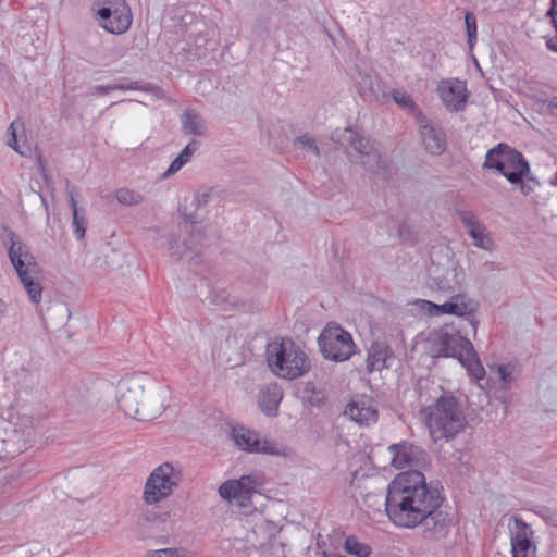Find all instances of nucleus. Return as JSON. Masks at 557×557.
<instances>
[{
	"instance_id": "nucleus-2",
	"label": "nucleus",
	"mask_w": 557,
	"mask_h": 557,
	"mask_svg": "<svg viewBox=\"0 0 557 557\" xmlns=\"http://www.w3.org/2000/svg\"><path fill=\"white\" fill-rule=\"evenodd\" d=\"M165 391L154 385L146 373L121 379L116 385V400L121 410L137 421H150L164 409L161 400Z\"/></svg>"
},
{
	"instance_id": "nucleus-28",
	"label": "nucleus",
	"mask_w": 557,
	"mask_h": 557,
	"mask_svg": "<svg viewBox=\"0 0 557 557\" xmlns=\"http://www.w3.org/2000/svg\"><path fill=\"white\" fill-rule=\"evenodd\" d=\"M281 530L277 528L276 532L270 533V539L267 540V544L261 548V553L268 554L275 557H285V544L280 539Z\"/></svg>"
},
{
	"instance_id": "nucleus-34",
	"label": "nucleus",
	"mask_w": 557,
	"mask_h": 557,
	"mask_svg": "<svg viewBox=\"0 0 557 557\" xmlns=\"http://www.w3.org/2000/svg\"><path fill=\"white\" fill-rule=\"evenodd\" d=\"M115 198L119 203L124 206L139 205L144 201V197L128 188H120L115 191Z\"/></svg>"
},
{
	"instance_id": "nucleus-7",
	"label": "nucleus",
	"mask_w": 557,
	"mask_h": 557,
	"mask_svg": "<svg viewBox=\"0 0 557 557\" xmlns=\"http://www.w3.org/2000/svg\"><path fill=\"white\" fill-rule=\"evenodd\" d=\"M483 169L503 175L510 184H518L530 174V164L523 154L505 143L487 150Z\"/></svg>"
},
{
	"instance_id": "nucleus-56",
	"label": "nucleus",
	"mask_w": 557,
	"mask_h": 557,
	"mask_svg": "<svg viewBox=\"0 0 557 557\" xmlns=\"http://www.w3.org/2000/svg\"><path fill=\"white\" fill-rule=\"evenodd\" d=\"M335 557H346V556L337 555V556H335Z\"/></svg>"
},
{
	"instance_id": "nucleus-8",
	"label": "nucleus",
	"mask_w": 557,
	"mask_h": 557,
	"mask_svg": "<svg viewBox=\"0 0 557 557\" xmlns=\"http://www.w3.org/2000/svg\"><path fill=\"white\" fill-rule=\"evenodd\" d=\"M331 139L345 149L352 162L360 163L366 170L372 172H377L381 169V154L370 138L360 135L351 127L335 129Z\"/></svg>"
},
{
	"instance_id": "nucleus-29",
	"label": "nucleus",
	"mask_w": 557,
	"mask_h": 557,
	"mask_svg": "<svg viewBox=\"0 0 557 557\" xmlns=\"http://www.w3.org/2000/svg\"><path fill=\"white\" fill-rule=\"evenodd\" d=\"M344 549L355 557H370L372 553V549L368 544L360 543L354 535L346 537L344 542Z\"/></svg>"
},
{
	"instance_id": "nucleus-38",
	"label": "nucleus",
	"mask_w": 557,
	"mask_h": 557,
	"mask_svg": "<svg viewBox=\"0 0 557 557\" xmlns=\"http://www.w3.org/2000/svg\"><path fill=\"white\" fill-rule=\"evenodd\" d=\"M392 98L403 109H407L410 111H413L416 109V103L413 99L404 90L393 89Z\"/></svg>"
},
{
	"instance_id": "nucleus-26",
	"label": "nucleus",
	"mask_w": 557,
	"mask_h": 557,
	"mask_svg": "<svg viewBox=\"0 0 557 557\" xmlns=\"http://www.w3.org/2000/svg\"><path fill=\"white\" fill-rule=\"evenodd\" d=\"M199 143L191 140L185 148L178 153V156L171 162L168 170L162 174L163 178H168L171 175L178 172L187 162H189L193 154L198 150Z\"/></svg>"
},
{
	"instance_id": "nucleus-10",
	"label": "nucleus",
	"mask_w": 557,
	"mask_h": 557,
	"mask_svg": "<svg viewBox=\"0 0 557 557\" xmlns=\"http://www.w3.org/2000/svg\"><path fill=\"white\" fill-rule=\"evenodd\" d=\"M183 480L180 467L171 462H164L156 468L149 475L145 490L144 499L147 504H154L172 494L173 490Z\"/></svg>"
},
{
	"instance_id": "nucleus-23",
	"label": "nucleus",
	"mask_w": 557,
	"mask_h": 557,
	"mask_svg": "<svg viewBox=\"0 0 557 557\" xmlns=\"http://www.w3.org/2000/svg\"><path fill=\"white\" fill-rule=\"evenodd\" d=\"M66 194L69 196L70 207L73 212L72 227L76 239H83L86 233L87 220L86 210L78 208L75 199V187L72 186L69 181L66 182Z\"/></svg>"
},
{
	"instance_id": "nucleus-50",
	"label": "nucleus",
	"mask_w": 557,
	"mask_h": 557,
	"mask_svg": "<svg viewBox=\"0 0 557 557\" xmlns=\"http://www.w3.org/2000/svg\"><path fill=\"white\" fill-rule=\"evenodd\" d=\"M552 184L557 186V173L554 175V177L552 178Z\"/></svg>"
},
{
	"instance_id": "nucleus-35",
	"label": "nucleus",
	"mask_w": 557,
	"mask_h": 557,
	"mask_svg": "<svg viewBox=\"0 0 557 557\" xmlns=\"http://www.w3.org/2000/svg\"><path fill=\"white\" fill-rule=\"evenodd\" d=\"M178 212L181 213L184 223L178 224L177 231L184 233L185 235L189 233H197L198 230L194 228V225L199 223L197 215L194 213H187L185 209L182 210L181 208H178Z\"/></svg>"
},
{
	"instance_id": "nucleus-11",
	"label": "nucleus",
	"mask_w": 557,
	"mask_h": 557,
	"mask_svg": "<svg viewBox=\"0 0 557 557\" xmlns=\"http://www.w3.org/2000/svg\"><path fill=\"white\" fill-rule=\"evenodd\" d=\"M92 9L99 25L108 33L124 34L132 25L131 8L125 0H96Z\"/></svg>"
},
{
	"instance_id": "nucleus-41",
	"label": "nucleus",
	"mask_w": 557,
	"mask_h": 557,
	"mask_svg": "<svg viewBox=\"0 0 557 557\" xmlns=\"http://www.w3.org/2000/svg\"><path fill=\"white\" fill-rule=\"evenodd\" d=\"M517 185L520 186V191L527 196L540 185V182L530 173L528 176L522 177L521 182Z\"/></svg>"
},
{
	"instance_id": "nucleus-14",
	"label": "nucleus",
	"mask_w": 557,
	"mask_h": 557,
	"mask_svg": "<svg viewBox=\"0 0 557 557\" xmlns=\"http://www.w3.org/2000/svg\"><path fill=\"white\" fill-rule=\"evenodd\" d=\"M418 124L424 150L432 156H441L447 148L444 129L421 113L418 115Z\"/></svg>"
},
{
	"instance_id": "nucleus-17",
	"label": "nucleus",
	"mask_w": 557,
	"mask_h": 557,
	"mask_svg": "<svg viewBox=\"0 0 557 557\" xmlns=\"http://www.w3.org/2000/svg\"><path fill=\"white\" fill-rule=\"evenodd\" d=\"M200 238V230H198L197 233H189L187 235L177 231L176 233L170 234L168 239V250L171 257L181 260L188 253L198 251Z\"/></svg>"
},
{
	"instance_id": "nucleus-49",
	"label": "nucleus",
	"mask_w": 557,
	"mask_h": 557,
	"mask_svg": "<svg viewBox=\"0 0 557 557\" xmlns=\"http://www.w3.org/2000/svg\"><path fill=\"white\" fill-rule=\"evenodd\" d=\"M547 111L552 116L557 117V96H554L548 100Z\"/></svg>"
},
{
	"instance_id": "nucleus-21",
	"label": "nucleus",
	"mask_w": 557,
	"mask_h": 557,
	"mask_svg": "<svg viewBox=\"0 0 557 557\" xmlns=\"http://www.w3.org/2000/svg\"><path fill=\"white\" fill-rule=\"evenodd\" d=\"M283 399V389L277 383L268 384L260 393L259 406L268 417L277 416L280 403Z\"/></svg>"
},
{
	"instance_id": "nucleus-55",
	"label": "nucleus",
	"mask_w": 557,
	"mask_h": 557,
	"mask_svg": "<svg viewBox=\"0 0 557 557\" xmlns=\"http://www.w3.org/2000/svg\"><path fill=\"white\" fill-rule=\"evenodd\" d=\"M54 554H58V556H61L62 555V552H59L58 550H54Z\"/></svg>"
},
{
	"instance_id": "nucleus-22",
	"label": "nucleus",
	"mask_w": 557,
	"mask_h": 557,
	"mask_svg": "<svg viewBox=\"0 0 557 557\" xmlns=\"http://www.w3.org/2000/svg\"><path fill=\"white\" fill-rule=\"evenodd\" d=\"M345 414L360 425H369L377 420V410L364 400L350 401L345 409Z\"/></svg>"
},
{
	"instance_id": "nucleus-37",
	"label": "nucleus",
	"mask_w": 557,
	"mask_h": 557,
	"mask_svg": "<svg viewBox=\"0 0 557 557\" xmlns=\"http://www.w3.org/2000/svg\"><path fill=\"white\" fill-rule=\"evenodd\" d=\"M546 15L550 17L552 24L556 30V36L546 41V46L550 51L557 52V0H550V8Z\"/></svg>"
},
{
	"instance_id": "nucleus-3",
	"label": "nucleus",
	"mask_w": 557,
	"mask_h": 557,
	"mask_svg": "<svg viewBox=\"0 0 557 557\" xmlns=\"http://www.w3.org/2000/svg\"><path fill=\"white\" fill-rule=\"evenodd\" d=\"M421 414L434 442H448L467 425L460 399L450 392H444L434 404L421 409Z\"/></svg>"
},
{
	"instance_id": "nucleus-52",
	"label": "nucleus",
	"mask_w": 557,
	"mask_h": 557,
	"mask_svg": "<svg viewBox=\"0 0 557 557\" xmlns=\"http://www.w3.org/2000/svg\"><path fill=\"white\" fill-rule=\"evenodd\" d=\"M470 323H471V325L473 326V329L475 330V329H476V322H475V321H473V320H470Z\"/></svg>"
},
{
	"instance_id": "nucleus-16",
	"label": "nucleus",
	"mask_w": 557,
	"mask_h": 557,
	"mask_svg": "<svg viewBox=\"0 0 557 557\" xmlns=\"http://www.w3.org/2000/svg\"><path fill=\"white\" fill-rule=\"evenodd\" d=\"M392 454L391 465L396 469L411 468L424 460L426 453L414 444L401 442L388 447Z\"/></svg>"
},
{
	"instance_id": "nucleus-33",
	"label": "nucleus",
	"mask_w": 557,
	"mask_h": 557,
	"mask_svg": "<svg viewBox=\"0 0 557 557\" xmlns=\"http://www.w3.org/2000/svg\"><path fill=\"white\" fill-rule=\"evenodd\" d=\"M17 125L23 126V124L21 122L13 121L8 128V133L11 136V138L8 140V146L11 147L13 150H15L17 153H20L21 156H28L30 152L29 146H27L25 144L21 146L18 144L17 135H16V126Z\"/></svg>"
},
{
	"instance_id": "nucleus-48",
	"label": "nucleus",
	"mask_w": 557,
	"mask_h": 557,
	"mask_svg": "<svg viewBox=\"0 0 557 557\" xmlns=\"http://www.w3.org/2000/svg\"><path fill=\"white\" fill-rule=\"evenodd\" d=\"M517 534H527L528 524L519 517H513Z\"/></svg>"
},
{
	"instance_id": "nucleus-19",
	"label": "nucleus",
	"mask_w": 557,
	"mask_h": 557,
	"mask_svg": "<svg viewBox=\"0 0 557 557\" xmlns=\"http://www.w3.org/2000/svg\"><path fill=\"white\" fill-rule=\"evenodd\" d=\"M429 276L437 289L443 292H453L460 286L456 268L432 263L429 269Z\"/></svg>"
},
{
	"instance_id": "nucleus-30",
	"label": "nucleus",
	"mask_w": 557,
	"mask_h": 557,
	"mask_svg": "<svg viewBox=\"0 0 557 557\" xmlns=\"http://www.w3.org/2000/svg\"><path fill=\"white\" fill-rule=\"evenodd\" d=\"M468 234L473 240V245L484 250H491L493 240L486 233V227L481 223L478 227L471 228Z\"/></svg>"
},
{
	"instance_id": "nucleus-54",
	"label": "nucleus",
	"mask_w": 557,
	"mask_h": 557,
	"mask_svg": "<svg viewBox=\"0 0 557 557\" xmlns=\"http://www.w3.org/2000/svg\"><path fill=\"white\" fill-rule=\"evenodd\" d=\"M54 554H58V556H61L62 555V552H59L58 550H54Z\"/></svg>"
},
{
	"instance_id": "nucleus-27",
	"label": "nucleus",
	"mask_w": 557,
	"mask_h": 557,
	"mask_svg": "<svg viewBox=\"0 0 557 557\" xmlns=\"http://www.w3.org/2000/svg\"><path fill=\"white\" fill-rule=\"evenodd\" d=\"M113 90H122V91H126V90H143V91H149L150 90V86H141L139 84V82L137 81H133V82H129L127 84H110V85H96V86H91L89 89H88V94L89 95H107L109 94L110 91H113Z\"/></svg>"
},
{
	"instance_id": "nucleus-42",
	"label": "nucleus",
	"mask_w": 557,
	"mask_h": 557,
	"mask_svg": "<svg viewBox=\"0 0 557 557\" xmlns=\"http://www.w3.org/2000/svg\"><path fill=\"white\" fill-rule=\"evenodd\" d=\"M213 194V189L211 188H206V189H202L200 190L194 198V206L196 209H200L205 206H207L210 200H211V196Z\"/></svg>"
},
{
	"instance_id": "nucleus-51",
	"label": "nucleus",
	"mask_w": 557,
	"mask_h": 557,
	"mask_svg": "<svg viewBox=\"0 0 557 557\" xmlns=\"http://www.w3.org/2000/svg\"><path fill=\"white\" fill-rule=\"evenodd\" d=\"M277 3L280 4H284V3H287L289 0H275Z\"/></svg>"
},
{
	"instance_id": "nucleus-44",
	"label": "nucleus",
	"mask_w": 557,
	"mask_h": 557,
	"mask_svg": "<svg viewBox=\"0 0 557 557\" xmlns=\"http://www.w3.org/2000/svg\"><path fill=\"white\" fill-rule=\"evenodd\" d=\"M497 374L505 386L509 385L513 380L512 372L507 364H498Z\"/></svg>"
},
{
	"instance_id": "nucleus-9",
	"label": "nucleus",
	"mask_w": 557,
	"mask_h": 557,
	"mask_svg": "<svg viewBox=\"0 0 557 557\" xmlns=\"http://www.w3.org/2000/svg\"><path fill=\"white\" fill-rule=\"evenodd\" d=\"M322 356L334 362H343L355 354L356 345L350 333L335 323H329L318 338Z\"/></svg>"
},
{
	"instance_id": "nucleus-45",
	"label": "nucleus",
	"mask_w": 557,
	"mask_h": 557,
	"mask_svg": "<svg viewBox=\"0 0 557 557\" xmlns=\"http://www.w3.org/2000/svg\"><path fill=\"white\" fill-rule=\"evenodd\" d=\"M537 512L547 522L553 523L555 525L557 524V515L553 512L549 508L541 507Z\"/></svg>"
},
{
	"instance_id": "nucleus-40",
	"label": "nucleus",
	"mask_w": 557,
	"mask_h": 557,
	"mask_svg": "<svg viewBox=\"0 0 557 557\" xmlns=\"http://www.w3.org/2000/svg\"><path fill=\"white\" fill-rule=\"evenodd\" d=\"M456 215L458 216L460 222L465 225V227L468 230V232L471 228L478 227L481 224L480 221L478 220L476 215L472 211L457 209Z\"/></svg>"
},
{
	"instance_id": "nucleus-4",
	"label": "nucleus",
	"mask_w": 557,
	"mask_h": 557,
	"mask_svg": "<svg viewBox=\"0 0 557 557\" xmlns=\"http://www.w3.org/2000/svg\"><path fill=\"white\" fill-rule=\"evenodd\" d=\"M264 355L269 370L287 381L302 377L311 370L305 349L288 337H276L268 343Z\"/></svg>"
},
{
	"instance_id": "nucleus-31",
	"label": "nucleus",
	"mask_w": 557,
	"mask_h": 557,
	"mask_svg": "<svg viewBox=\"0 0 557 557\" xmlns=\"http://www.w3.org/2000/svg\"><path fill=\"white\" fill-rule=\"evenodd\" d=\"M532 547L531 540L527 534H516L511 536L512 557H528V553Z\"/></svg>"
},
{
	"instance_id": "nucleus-53",
	"label": "nucleus",
	"mask_w": 557,
	"mask_h": 557,
	"mask_svg": "<svg viewBox=\"0 0 557 557\" xmlns=\"http://www.w3.org/2000/svg\"><path fill=\"white\" fill-rule=\"evenodd\" d=\"M54 554H58V556H61L62 555V552H59L58 550H54Z\"/></svg>"
},
{
	"instance_id": "nucleus-32",
	"label": "nucleus",
	"mask_w": 557,
	"mask_h": 557,
	"mask_svg": "<svg viewBox=\"0 0 557 557\" xmlns=\"http://www.w3.org/2000/svg\"><path fill=\"white\" fill-rule=\"evenodd\" d=\"M20 429H15L17 441H22L24 445L30 443L35 438V429L30 417H22L17 424Z\"/></svg>"
},
{
	"instance_id": "nucleus-5",
	"label": "nucleus",
	"mask_w": 557,
	"mask_h": 557,
	"mask_svg": "<svg viewBox=\"0 0 557 557\" xmlns=\"http://www.w3.org/2000/svg\"><path fill=\"white\" fill-rule=\"evenodd\" d=\"M431 345L436 358L457 359L476 380L485 376V370L472 343L453 325H444L431 335Z\"/></svg>"
},
{
	"instance_id": "nucleus-13",
	"label": "nucleus",
	"mask_w": 557,
	"mask_h": 557,
	"mask_svg": "<svg viewBox=\"0 0 557 557\" xmlns=\"http://www.w3.org/2000/svg\"><path fill=\"white\" fill-rule=\"evenodd\" d=\"M232 440L234 444L243 451L252 454H265L271 456H287L288 448L269 440H261L260 434L255 430L244 426H234L232 429Z\"/></svg>"
},
{
	"instance_id": "nucleus-47",
	"label": "nucleus",
	"mask_w": 557,
	"mask_h": 557,
	"mask_svg": "<svg viewBox=\"0 0 557 557\" xmlns=\"http://www.w3.org/2000/svg\"><path fill=\"white\" fill-rule=\"evenodd\" d=\"M268 23H269V17H265V16L259 17L255 24L256 30L259 32L260 34L263 32L268 33L269 32V29L267 27Z\"/></svg>"
},
{
	"instance_id": "nucleus-43",
	"label": "nucleus",
	"mask_w": 557,
	"mask_h": 557,
	"mask_svg": "<svg viewBox=\"0 0 557 557\" xmlns=\"http://www.w3.org/2000/svg\"><path fill=\"white\" fill-rule=\"evenodd\" d=\"M150 557H189L183 549L164 548L156 550Z\"/></svg>"
},
{
	"instance_id": "nucleus-36",
	"label": "nucleus",
	"mask_w": 557,
	"mask_h": 557,
	"mask_svg": "<svg viewBox=\"0 0 557 557\" xmlns=\"http://www.w3.org/2000/svg\"><path fill=\"white\" fill-rule=\"evenodd\" d=\"M465 25H466L467 36H468V44H469V47L472 48L476 41L478 25H476L475 15L470 11H468L465 14Z\"/></svg>"
},
{
	"instance_id": "nucleus-12",
	"label": "nucleus",
	"mask_w": 557,
	"mask_h": 557,
	"mask_svg": "<svg viewBox=\"0 0 557 557\" xmlns=\"http://www.w3.org/2000/svg\"><path fill=\"white\" fill-rule=\"evenodd\" d=\"M263 475L252 472L238 480H228L219 487V495L226 500H235L240 507H247L253 494H260L263 488Z\"/></svg>"
},
{
	"instance_id": "nucleus-39",
	"label": "nucleus",
	"mask_w": 557,
	"mask_h": 557,
	"mask_svg": "<svg viewBox=\"0 0 557 557\" xmlns=\"http://www.w3.org/2000/svg\"><path fill=\"white\" fill-rule=\"evenodd\" d=\"M294 144L298 148H301L306 151L312 152L317 157L320 156V149H319L315 140L308 135H302V136L297 137L295 139Z\"/></svg>"
},
{
	"instance_id": "nucleus-15",
	"label": "nucleus",
	"mask_w": 557,
	"mask_h": 557,
	"mask_svg": "<svg viewBox=\"0 0 557 557\" xmlns=\"http://www.w3.org/2000/svg\"><path fill=\"white\" fill-rule=\"evenodd\" d=\"M445 108L450 112H459L466 108L468 92L466 83L455 79H444L437 87Z\"/></svg>"
},
{
	"instance_id": "nucleus-18",
	"label": "nucleus",
	"mask_w": 557,
	"mask_h": 557,
	"mask_svg": "<svg viewBox=\"0 0 557 557\" xmlns=\"http://www.w3.org/2000/svg\"><path fill=\"white\" fill-rule=\"evenodd\" d=\"M434 314H453L458 317H469L475 310L474 302L465 294H456L442 305L428 302Z\"/></svg>"
},
{
	"instance_id": "nucleus-25",
	"label": "nucleus",
	"mask_w": 557,
	"mask_h": 557,
	"mask_svg": "<svg viewBox=\"0 0 557 557\" xmlns=\"http://www.w3.org/2000/svg\"><path fill=\"white\" fill-rule=\"evenodd\" d=\"M182 132L185 135L202 136L206 132V122L194 109H186L180 116Z\"/></svg>"
},
{
	"instance_id": "nucleus-24",
	"label": "nucleus",
	"mask_w": 557,
	"mask_h": 557,
	"mask_svg": "<svg viewBox=\"0 0 557 557\" xmlns=\"http://www.w3.org/2000/svg\"><path fill=\"white\" fill-rule=\"evenodd\" d=\"M277 525L270 521H261L260 523H256L255 527L247 533L246 541L247 543L258 549L261 550L267 544V540L270 539L271 532H276Z\"/></svg>"
},
{
	"instance_id": "nucleus-20",
	"label": "nucleus",
	"mask_w": 557,
	"mask_h": 557,
	"mask_svg": "<svg viewBox=\"0 0 557 557\" xmlns=\"http://www.w3.org/2000/svg\"><path fill=\"white\" fill-rule=\"evenodd\" d=\"M393 357L389 345L385 342L375 341L368 350L367 370L368 372L382 371L388 368V360Z\"/></svg>"
},
{
	"instance_id": "nucleus-6",
	"label": "nucleus",
	"mask_w": 557,
	"mask_h": 557,
	"mask_svg": "<svg viewBox=\"0 0 557 557\" xmlns=\"http://www.w3.org/2000/svg\"><path fill=\"white\" fill-rule=\"evenodd\" d=\"M9 258L13 264L21 283L27 292L29 299L37 304L41 299L42 287L34 278L39 273V265L30 253L29 247L24 244L13 232L9 233Z\"/></svg>"
},
{
	"instance_id": "nucleus-1",
	"label": "nucleus",
	"mask_w": 557,
	"mask_h": 557,
	"mask_svg": "<svg viewBox=\"0 0 557 557\" xmlns=\"http://www.w3.org/2000/svg\"><path fill=\"white\" fill-rule=\"evenodd\" d=\"M444 497L437 486L429 485L419 470L401 472L388 484L385 511L400 528L421 524L424 531L440 532L450 523L447 512L440 509Z\"/></svg>"
},
{
	"instance_id": "nucleus-46",
	"label": "nucleus",
	"mask_w": 557,
	"mask_h": 557,
	"mask_svg": "<svg viewBox=\"0 0 557 557\" xmlns=\"http://www.w3.org/2000/svg\"><path fill=\"white\" fill-rule=\"evenodd\" d=\"M482 268L484 272H499L504 269L499 262L495 261H486L483 263Z\"/></svg>"
}]
</instances>
